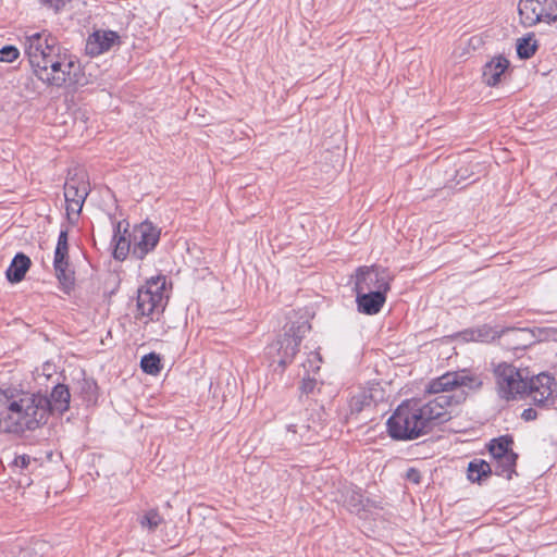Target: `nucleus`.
<instances>
[{
    "mask_svg": "<svg viewBox=\"0 0 557 557\" xmlns=\"http://www.w3.org/2000/svg\"><path fill=\"white\" fill-rule=\"evenodd\" d=\"M534 404L550 406L557 397V382L547 373H540L528 381L527 393Z\"/></svg>",
    "mask_w": 557,
    "mask_h": 557,
    "instance_id": "9",
    "label": "nucleus"
},
{
    "mask_svg": "<svg viewBox=\"0 0 557 557\" xmlns=\"http://www.w3.org/2000/svg\"><path fill=\"white\" fill-rule=\"evenodd\" d=\"M361 504H362V496L358 492H352L349 497L345 496L344 505L351 512L359 513Z\"/></svg>",
    "mask_w": 557,
    "mask_h": 557,
    "instance_id": "28",
    "label": "nucleus"
},
{
    "mask_svg": "<svg viewBox=\"0 0 557 557\" xmlns=\"http://www.w3.org/2000/svg\"><path fill=\"white\" fill-rule=\"evenodd\" d=\"M499 396L504 399L522 397L528 388V375L524 370L506 362L499 363L494 370Z\"/></svg>",
    "mask_w": 557,
    "mask_h": 557,
    "instance_id": "4",
    "label": "nucleus"
},
{
    "mask_svg": "<svg viewBox=\"0 0 557 557\" xmlns=\"http://www.w3.org/2000/svg\"><path fill=\"white\" fill-rule=\"evenodd\" d=\"M406 478H407L409 481H411V482H413V483H416V484L420 483V473H419V471H418V470H416V469H413V468H411V469H409V470L407 471V473H406Z\"/></svg>",
    "mask_w": 557,
    "mask_h": 557,
    "instance_id": "32",
    "label": "nucleus"
},
{
    "mask_svg": "<svg viewBox=\"0 0 557 557\" xmlns=\"http://www.w3.org/2000/svg\"><path fill=\"white\" fill-rule=\"evenodd\" d=\"M309 329L310 326L305 322L298 325L293 324L270 346V354H273V351L277 354L276 361L278 366L285 368L292 362L293 358L298 352L302 337Z\"/></svg>",
    "mask_w": 557,
    "mask_h": 557,
    "instance_id": "7",
    "label": "nucleus"
},
{
    "mask_svg": "<svg viewBox=\"0 0 557 557\" xmlns=\"http://www.w3.org/2000/svg\"><path fill=\"white\" fill-rule=\"evenodd\" d=\"M30 259L24 253H17L7 270V278L12 283L21 282L30 267Z\"/></svg>",
    "mask_w": 557,
    "mask_h": 557,
    "instance_id": "15",
    "label": "nucleus"
},
{
    "mask_svg": "<svg viewBox=\"0 0 557 557\" xmlns=\"http://www.w3.org/2000/svg\"><path fill=\"white\" fill-rule=\"evenodd\" d=\"M55 275L63 287V290L70 293L74 286V271L70 269L69 258L62 259L61 263L53 260Z\"/></svg>",
    "mask_w": 557,
    "mask_h": 557,
    "instance_id": "16",
    "label": "nucleus"
},
{
    "mask_svg": "<svg viewBox=\"0 0 557 557\" xmlns=\"http://www.w3.org/2000/svg\"><path fill=\"white\" fill-rule=\"evenodd\" d=\"M374 401V396L371 391H360L354 395L349 400L350 413H359L369 409Z\"/></svg>",
    "mask_w": 557,
    "mask_h": 557,
    "instance_id": "18",
    "label": "nucleus"
},
{
    "mask_svg": "<svg viewBox=\"0 0 557 557\" xmlns=\"http://www.w3.org/2000/svg\"><path fill=\"white\" fill-rule=\"evenodd\" d=\"M140 367L145 373L157 374L160 371V358L151 352L141 358Z\"/></svg>",
    "mask_w": 557,
    "mask_h": 557,
    "instance_id": "26",
    "label": "nucleus"
},
{
    "mask_svg": "<svg viewBox=\"0 0 557 557\" xmlns=\"http://www.w3.org/2000/svg\"><path fill=\"white\" fill-rule=\"evenodd\" d=\"M482 384V377L467 369L447 372L432 380L425 391L436 396L426 403L419 399L403 401L387 420L389 435L396 440L420 437L434 423L449 420L453 403H460L469 392L479 391Z\"/></svg>",
    "mask_w": 557,
    "mask_h": 557,
    "instance_id": "1",
    "label": "nucleus"
},
{
    "mask_svg": "<svg viewBox=\"0 0 557 557\" xmlns=\"http://www.w3.org/2000/svg\"><path fill=\"white\" fill-rule=\"evenodd\" d=\"M119 35L112 30H96L89 35L86 41V53L96 57L109 51L119 44Z\"/></svg>",
    "mask_w": 557,
    "mask_h": 557,
    "instance_id": "11",
    "label": "nucleus"
},
{
    "mask_svg": "<svg viewBox=\"0 0 557 557\" xmlns=\"http://www.w3.org/2000/svg\"><path fill=\"white\" fill-rule=\"evenodd\" d=\"M71 394L66 385L58 384L53 387L50 396H46L48 406L46 408V421L50 413L63 414L70 407Z\"/></svg>",
    "mask_w": 557,
    "mask_h": 557,
    "instance_id": "13",
    "label": "nucleus"
},
{
    "mask_svg": "<svg viewBox=\"0 0 557 557\" xmlns=\"http://www.w3.org/2000/svg\"><path fill=\"white\" fill-rule=\"evenodd\" d=\"M472 341H480V342H486L490 338H493L494 335L492 334V331L488 327H482L478 329L476 331H472L470 333Z\"/></svg>",
    "mask_w": 557,
    "mask_h": 557,
    "instance_id": "30",
    "label": "nucleus"
},
{
    "mask_svg": "<svg viewBox=\"0 0 557 557\" xmlns=\"http://www.w3.org/2000/svg\"><path fill=\"white\" fill-rule=\"evenodd\" d=\"M162 522L163 518L157 509L148 510L139 519V524L141 525L143 529L148 530V532H154Z\"/></svg>",
    "mask_w": 557,
    "mask_h": 557,
    "instance_id": "23",
    "label": "nucleus"
},
{
    "mask_svg": "<svg viewBox=\"0 0 557 557\" xmlns=\"http://www.w3.org/2000/svg\"><path fill=\"white\" fill-rule=\"evenodd\" d=\"M25 53L36 76L52 86L77 84L78 64L60 54L57 40L46 32L34 33L25 38Z\"/></svg>",
    "mask_w": 557,
    "mask_h": 557,
    "instance_id": "2",
    "label": "nucleus"
},
{
    "mask_svg": "<svg viewBox=\"0 0 557 557\" xmlns=\"http://www.w3.org/2000/svg\"><path fill=\"white\" fill-rule=\"evenodd\" d=\"M133 257L143 260L160 240L161 230L149 221L135 225L132 231Z\"/></svg>",
    "mask_w": 557,
    "mask_h": 557,
    "instance_id": "8",
    "label": "nucleus"
},
{
    "mask_svg": "<svg viewBox=\"0 0 557 557\" xmlns=\"http://www.w3.org/2000/svg\"><path fill=\"white\" fill-rule=\"evenodd\" d=\"M18 50L13 46H5L0 49V61L1 62H13L18 58Z\"/></svg>",
    "mask_w": 557,
    "mask_h": 557,
    "instance_id": "29",
    "label": "nucleus"
},
{
    "mask_svg": "<svg viewBox=\"0 0 557 557\" xmlns=\"http://www.w3.org/2000/svg\"><path fill=\"white\" fill-rule=\"evenodd\" d=\"M536 50V40L533 36H528L518 39L517 53L522 59L531 58Z\"/></svg>",
    "mask_w": 557,
    "mask_h": 557,
    "instance_id": "24",
    "label": "nucleus"
},
{
    "mask_svg": "<svg viewBox=\"0 0 557 557\" xmlns=\"http://www.w3.org/2000/svg\"><path fill=\"white\" fill-rule=\"evenodd\" d=\"M46 395L14 386L0 387V431L21 434L46 423Z\"/></svg>",
    "mask_w": 557,
    "mask_h": 557,
    "instance_id": "3",
    "label": "nucleus"
},
{
    "mask_svg": "<svg viewBox=\"0 0 557 557\" xmlns=\"http://www.w3.org/2000/svg\"><path fill=\"white\" fill-rule=\"evenodd\" d=\"M66 258H69V234L67 230H62L59 234L54 251V260H58V262L61 263V260Z\"/></svg>",
    "mask_w": 557,
    "mask_h": 557,
    "instance_id": "25",
    "label": "nucleus"
},
{
    "mask_svg": "<svg viewBox=\"0 0 557 557\" xmlns=\"http://www.w3.org/2000/svg\"><path fill=\"white\" fill-rule=\"evenodd\" d=\"M511 443L512 442L506 437L492 441L490 445V453L492 457L497 460L498 458H504L507 454L512 453L510 447Z\"/></svg>",
    "mask_w": 557,
    "mask_h": 557,
    "instance_id": "22",
    "label": "nucleus"
},
{
    "mask_svg": "<svg viewBox=\"0 0 557 557\" xmlns=\"http://www.w3.org/2000/svg\"><path fill=\"white\" fill-rule=\"evenodd\" d=\"M521 23L531 27L537 23L557 21V3L555 0H520L518 4Z\"/></svg>",
    "mask_w": 557,
    "mask_h": 557,
    "instance_id": "6",
    "label": "nucleus"
},
{
    "mask_svg": "<svg viewBox=\"0 0 557 557\" xmlns=\"http://www.w3.org/2000/svg\"><path fill=\"white\" fill-rule=\"evenodd\" d=\"M509 67V61L502 55L492 58L483 67V81L488 86L498 85Z\"/></svg>",
    "mask_w": 557,
    "mask_h": 557,
    "instance_id": "14",
    "label": "nucleus"
},
{
    "mask_svg": "<svg viewBox=\"0 0 557 557\" xmlns=\"http://www.w3.org/2000/svg\"><path fill=\"white\" fill-rule=\"evenodd\" d=\"M492 473V466L484 460L475 459L468 466V479L471 482L480 483Z\"/></svg>",
    "mask_w": 557,
    "mask_h": 557,
    "instance_id": "17",
    "label": "nucleus"
},
{
    "mask_svg": "<svg viewBox=\"0 0 557 557\" xmlns=\"http://www.w3.org/2000/svg\"><path fill=\"white\" fill-rule=\"evenodd\" d=\"M379 267L360 268L356 274L355 289L357 290V284L361 283L362 286H369V289L372 290V287L379 282Z\"/></svg>",
    "mask_w": 557,
    "mask_h": 557,
    "instance_id": "19",
    "label": "nucleus"
},
{
    "mask_svg": "<svg viewBox=\"0 0 557 557\" xmlns=\"http://www.w3.org/2000/svg\"><path fill=\"white\" fill-rule=\"evenodd\" d=\"M114 243L113 256L115 259L124 260L128 253L133 255L132 234L128 238L124 235H115Z\"/></svg>",
    "mask_w": 557,
    "mask_h": 557,
    "instance_id": "21",
    "label": "nucleus"
},
{
    "mask_svg": "<svg viewBox=\"0 0 557 557\" xmlns=\"http://www.w3.org/2000/svg\"><path fill=\"white\" fill-rule=\"evenodd\" d=\"M313 386H314V381L308 380V381H304L301 388L304 392L308 393V392L312 391Z\"/></svg>",
    "mask_w": 557,
    "mask_h": 557,
    "instance_id": "34",
    "label": "nucleus"
},
{
    "mask_svg": "<svg viewBox=\"0 0 557 557\" xmlns=\"http://www.w3.org/2000/svg\"><path fill=\"white\" fill-rule=\"evenodd\" d=\"M30 462V458L27 457V456H18L15 458L14 460V465L17 467V468H21V469H25L28 467Z\"/></svg>",
    "mask_w": 557,
    "mask_h": 557,
    "instance_id": "31",
    "label": "nucleus"
},
{
    "mask_svg": "<svg viewBox=\"0 0 557 557\" xmlns=\"http://www.w3.org/2000/svg\"><path fill=\"white\" fill-rule=\"evenodd\" d=\"M521 417L525 420V421H530V420H533L536 418V412L535 410L529 408V409H525L523 410Z\"/></svg>",
    "mask_w": 557,
    "mask_h": 557,
    "instance_id": "33",
    "label": "nucleus"
},
{
    "mask_svg": "<svg viewBox=\"0 0 557 557\" xmlns=\"http://www.w3.org/2000/svg\"><path fill=\"white\" fill-rule=\"evenodd\" d=\"M49 544L45 541H35L32 547L22 548L18 557H30L32 553L45 555L49 549Z\"/></svg>",
    "mask_w": 557,
    "mask_h": 557,
    "instance_id": "27",
    "label": "nucleus"
},
{
    "mask_svg": "<svg viewBox=\"0 0 557 557\" xmlns=\"http://www.w3.org/2000/svg\"><path fill=\"white\" fill-rule=\"evenodd\" d=\"M517 455L512 451L507 454L504 458H498L495 460V472L498 475H504L507 479L511 478V474L515 472Z\"/></svg>",
    "mask_w": 557,
    "mask_h": 557,
    "instance_id": "20",
    "label": "nucleus"
},
{
    "mask_svg": "<svg viewBox=\"0 0 557 557\" xmlns=\"http://www.w3.org/2000/svg\"><path fill=\"white\" fill-rule=\"evenodd\" d=\"M288 430H289V431H292V432H296V430H295V425H289V426H288Z\"/></svg>",
    "mask_w": 557,
    "mask_h": 557,
    "instance_id": "35",
    "label": "nucleus"
},
{
    "mask_svg": "<svg viewBox=\"0 0 557 557\" xmlns=\"http://www.w3.org/2000/svg\"><path fill=\"white\" fill-rule=\"evenodd\" d=\"M89 194V184L83 178L71 177L64 184V197L66 211L78 214L82 211L84 201Z\"/></svg>",
    "mask_w": 557,
    "mask_h": 557,
    "instance_id": "10",
    "label": "nucleus"
},
{
    "mask_svg": "<svg viewBox=\"0 0 557 557\" xmlns=\"http://www.w3.org/2000/svg\"><path fill=\"white\" fill-rule=\"evenodd\" d=\"M357 306L358 310L364 314H375L380 312L383 306V292L370 290L369 286L357 284Z\"/></svg>",
    "mask_w": 557,
    "mask_h": 557,
    "instance_id": "12",
    "label": "nucleus"
},
{
    "mask_svg": "<svg viewBox=\"0 0 557 557\" xmlns=\"http://www.w3.org/2000/svg\"><path fill=\"white\" fill-rule=\"evenodd\" d=\"M165 276L151 277L146 285L138 289L137 312L143 317L153 319L154 314L164 309Z\"/></svg>",
    "mask_w": 557,
    "mask_h": 557,
    "instance_id": "5",
    "label": "nucleus"
}]
</instances>
